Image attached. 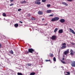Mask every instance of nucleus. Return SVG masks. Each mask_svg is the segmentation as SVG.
Listing matches in <instances>:
<instances>
[{
  "mask_svg": "<svg viewBox=\"0 0 75 75\" xmlns=\"http://www.w3.org/2000/svg\"><path fill=\"white\" fill-rule=\"evenodd\" d=\"M59 18L58 17H55L54 18H52L51 21L52 22H53V21H58V20H59Z\"/></svg>",
  "mask_w": 75,
  "mask_h": 75,
  "instance_id": "obj_1",
  "label": "nucleus"
},
{
  "mask_svg": "<svg viewBox=\"0 0 75 75\" xmlns=\"http://www.w3.org/2000/svg\"><path fill=\"white\" fill-rule=\"evenodd\" d=\"M28 51L29 52H30V53H33V52L34 51V49L32 48L29 49L28 50Z\"/></svg>",
  "mask_w": 75,
  "mask_h": 75,
  "instance_id": "obj_2",
  "label": "nucleus"
},
{
  "mask_svg": "<svg viewBox=\"0 0 75 75\" xmlns=\"http://www.w3.org/2000/svg\"><path fill=\"white\" fill-rule=\"evenodd\" d=\"M71 65L72 67H75V61H73L71 62Z\"/></svg>",
  "mask_w": 75,
  "mask_h": 75,
  "instance_id": "obj_3",
  "label": "nucleus"
},
{
  "mask_svg": "<svg viewBox=\"0 0 75 75\" xmlns=\"http://www.w3.org/2000/svg\"><path fill=\"white\" fill-rule=\"evenodd\" d=\"M56 38H57V36H56L55 35H54L51 37V39L52 40H55Z\"/></svg>",
  "mask_w": 75,
  "mask_h": 75,
  "instance_id": "obj_4",
  "label": "nucleus"
},
{
  "mask_svg": "<svg viewBox=\"0 0 75 75\" xmlns=\"http://www.w3.org/2000/svg\"><path fill=\"white\" fill-rule=\"evenodd\" d=\"M35 4H38V5H40V4H41V2L38 1H35Z\"/></svg>",
  "mask_w": 75,
  "mask_h": 75,
  "instance_id": "obj_5",
  "label": "nucleus"
},
{
  "mask_svg": "<svg viewBox=\"0 0 75 75\" xmlns=\"http://www.w3.org/2000/svg\"><path fill=\"white\" fill-rule=\"evenodd\" d=\"M69 30L70 32H71V33H73V34H75V32L74 31V30H73L72 29H71V28H69Z\"/></svg>",
  "mask_w": 75,
  "mask_h": 75,
  "instance_id": "obj_6",
  "label": "nucleus"
},
{
  "mask_svg": "<svg viewBox=\"0 0 75 75\" xmlns=\"http://www.w3.org/2000/svg\"><path fill=\"white\" fill-rule=\"evenodd\" d=\"M60 23H65V19H62L60 20Z\"/></svg>",
  "mask_w": 75,
  "mask_h": 75,
  "instance_id": "obj_7",
  "label": "nucleus"
},
{
  "mask_svg": "<svg viewBox=\"0 0 75 75\" xmlns=\"http://www.w3.org/2000/svg\"><path fill=\"white\" fill-rule=\"evenodd\" d=\"M69 53V49H67V51H65L64 52V55H67V54H68Z\"/></svg>",
  "mask_w": 75,
  "mask_h": 75,
  "instance_id": "obj_8",
  "label": "nucleus"
},
{
  "mask_svg": "<svg viewBox=\"0 0 75 75\" xmlns=\"http://www.w3.org/2000/svg\"><path fill=\"white\" fill-rule=\"evenodd\" d=\"M38 14H39V15H42V14H43V12H42L41 11H39L38 13Z\"/></svg>",
  "mask_w": 75,
  "mask_h": 75,
  "instance_id": "obj_9",
  "label": "nucleus"
},
{
  "mask_svg": "<svg viewBox=\"0 0 75 75\" xmlns=\"http://www.w3.org/2000/svg\"><path fill=\"white\" fill-rule=\"evenodd\" d=\"M63 33V30L62 29H60L59 30V34H61Z\"/></svg>",
  "mask_w": 75,
  "mask_h": 75,
  "instance_id": "obj_10",
  "label": "nucleus"
},
{
  "mask_svg": "<svg viewBox=\"0 0 75 75\" xmlns=\"http://www.w3.org/2000/svg\"><path fill=\"white\" fill-rule=\"evenodd\" d=\"M47 13H51V10H47V11H46Z\"/></svg>",
  "mask_w": 75,
  "mask_h": 75,
  "instance_id": "obj_11",
  "label": "nucleus"
},
{
  "mask_svg": "<svg viewBox=\"0 0 75 75\" xmlns=\"http://www.w3.org/2000/svg\"><path fill=\"white\" fill-rule=\"evenodd\" d=\"M49 57H54V55L52 53H50L49 54Z\"/></svg>",
  "mask_w": 75,
  "mask_h": 75,
  "instance_id": "obj_12",
  "label": "nucleus"
},
{
  "mask_svg": "<svg viewBox=\"0 0 75 75\" xmlns=\"http://www.w3.org/2000/svg\"><path fill=\"white\" fill-rule=\"evenodd\" d=\"M62 4L64 5H65V6H68V4L67 3L64 2H62Z\"/></svg>",
  "mask_w": 75,
  "mask_h": 75,
  "instance_id": "obj_13",
  "label": "nucleus"
},
{
  "mask_svg": "<svg viewBox=\"0 0 75 75\" xmlns=\"http://www.w3.org/2000/svg\"><path fill=\"white\" fill-rule=\"evenodd\" d=\"M67 47L66 45L63 46L61 48V49H64V48H65Z\"/></svg>",
  "mask_w": 75,
  "mask_h": 75,
  "instance_id": "obj_14",
  "label": "nucleus"
},
{
  "mask_svg": "<svg viewBox=\"0 0 75 75\" xmlns=\"http://www.w3.org/2000/svg\"><path fill=\"white\" fill-rule=\"evenodd\" d=\"M14 26L15 27L17 28L18 27V23H16L14 25Z\"/></svg>",
  "mask_w": 75,
  "mask_h": 75,
  "instance_id": "obj_15",
  "label": "nucleus"
},
{
  "mask_svg": "<svg viewBox=\"0 0 75 75\" xmlns=\"http://www.w3.org/2000/svg\"><path fill=\"white\" fill-rule=\"evenodd\" d=\"M31 20H35V18L33 17L31 18Z\"/></svg>",
  "mask_w": 75,
  "mask_h": 75,
  "instance_id": "obj_16",
  "label": "nucleus"
},
{
  "mask_svg": "<svg viewBox=\"0 0 75 75\" xmlns=\"http://www.w3.org/2000/svg\"><path fill=\"white\" fill-rule=\"evenodd\" d=\"M2 15L4 17H6V13H3Z\"/></svg>",
  "mask_w": 75,
  "mask_h": 75,
  "instance_id": "obj_17",
  "label": "nucleus"
},
{
  "mask_svg": "<svg viewBox=\"0 0 75 75\" xmlns=\"http://www.w3.org/2000/svg\"><path fill=\"white\" fill-rule=\"evenodd\" d=\"M35 74V72L31 73L30 74V75H34Z\"/></svg>",
  "mask_w": 75,
  "mask_h": 75,
  "instance_id": "obj_18",
  "label": "nucleus"
},
{
  "mask_svg": "<svg viewBox=\"0 0 75 75\" xmlns=\"http://www.w3.org/2000/svg\"><path fill=\"white\" fill-rule=\"evenodd\" d=\"M9 52L10 53V54H13V50H11Z\"/></svg>",
  "mask_w": 75,
  "mask_h": 75,
  "instance_id": "obj_19",
  "label": "nucleus"
},
{
  "mask_svg": "<svg viewBox=\"0 0 75 75\" xmlns=\"http://www.w3.org/2000/svg\"><path fill=\"white\" fill-rule=\"evenodd\" d=\"M58 30V28H56V29H55L54 31V33H56L57 31Z\"/></svg>",
  "mask_w": 75,
  "mask_h": 75,
  "instance_id": "obj_20",
  "label": "nucleus"
},
{
  "mask_svg": "<svg viewBox=\"0 0 75 75\" xmlns=\"http://www.w3.org/2000/svg\"><path fill=\"white\" fill-rule=\"evenodd\" d=\"M21 3H22V4H23V3H27V1H22V2H21Z\"/></svg>",
  "mask_w": 75,
  "mask_h": 75,
  "instance_id": "obj_21",
  "label": "nucleus"
},
{
  "mask_svg": "<svg viewBox=\"0 0 75 75\" xmlns=\"http://www.w3.org/2000/svg\"><path fill=\"white\" fill-rule=\"evenodd\" d=\"M17 75H23V74H22V73H21L18 72L17 73Z\"/></svg>",
  "mask_w": 75,
  "mask_h": 75,
  "instance_id": "obj_22",
  "label": "nucleus"
},
{
  "mask_svg": "<svg viewBox=\"0 0 75 75\" xmlns=\"http://www.w3.org/2000/svg\"><path fill=\"white\" fill-rule=\"evenodd\" d=\"M60 61L63 63V64H65V62L64 61H63L62 60H61Z\"/></svg>",
  "mask_w": 75,
  "mask_h": 75,
  "instance_id": "obj_23",
  "label": "nucleus"
},
{
  "mask_svg": "<svg viewBox=\"0 0 75 75\" xmlns=\"http://www.w3.org/2000/svg\"><path fill=\"white\" fill-rule=\"evenodd\" d=\"M25 53L26 54H29V52H28V51H26L25 52Z\"/></svg>",
  "mask_w": 75,
  "mask_h": 75,
  "instance_id": "obj_24",
  "label": "nucleus"
},
{
  "mask_svg": "<svg viewBox=\"0 0 75 75\" xmlns=\"http://www.w3.org/2000/svg\"><path fill=\"white\" fill-rule=\"evenodd\" d=\"M47 1L46 0H42V2H43V3H45V1Z\"/></svg>",
  "mask_w": 75,
  "mask_h": 75,
  "instance_id": "obj_25",
  "label": "nucleus"
},
{
  "mask_svg": "<svg viewBox=\"0 0 75 75\" xmlns=\"http://www.w3.org/2000/svg\"><path fill=\"white\" fill-rule=\"evenodd\" d=\"M45 61H46V62H50V61H51V60H45Z\"/></svg>",
  "mask_w": 75,
  "mask_h": 75,
  "instance_id": "obj_26",
  "label": "nucleus"
},
{
  "mask_svg": "<svg viewBox=\"0 0 75 75\" xmlns=\"http://www.w3.org/2000/svg\"><path fill=\"white\" fill-rule=\"evenodd\" d=\"M53 61H54L55 62V61H56V58H55V57H54L53 58Z\"/></svg>",
  "mask_w": 75,
  "mask_h": 75,
  "instance_id": "obj_27",
  "label": "nucleus"
},
{
  "mask_svg": "<svg viewBox=\"0 0 75 75\" xmlns=\"http://www.w3.org/2000/svg\"><path fill=\"white\" fill-rule=\"evenodd\" d=\"M47 7H50L51 6V5L50 4H47Z\"/></svg>",
  "mask_w": 75,
  "mask_h": 75,
  "instance_id": "obj_28",
  "label": "nucleus"
},
{
  "mask_svg": "<svg viewBox=\"0 0 75 75\" xmlns=\"http://www.w3.org/2000/svg\"><path fill=\"white\" fill-rule=\"evenodd\" d=\"M53 16H54V14L50 15H49V17H53Z\"/></svg>",
  "mask_w": 75,
  "mask_h": 75,
  "instance_id": "obj_29",
  "label": "nucleus"
},
{
  "mask_svg": "<svg viewBox=\"0 0 75 75\" xmlns=\"http://www.w3.org/2000/svg\"><path fill=\"white\" fill-rule=\"evenodd\" d=\"M28 67H29V66H31V64L30 63H28Z\"/></svg>",
  "mask_w": 75,
  "mask_h": 75,
  "instance_id": "obj_30",
  "label": "nucleus"
},
{
  "mask_svg": "<svg viewBox=\"0 0 75 75\" xmlns=\"http://www.w3.org/2000/svg\"><path fill=\"white\" fill-rule=\"evenodd\" d=\"M68 1H69L70 2H71V1H72L73 0H67Z\"/></svg>",
  "mask_w": 75,
  "mask_h": 75,
  "instance_id": "obj_31",
  "label": "nucleus"
},
{
  "mask_svg": "<svg viewBox=\"0 0 75 75\" xmlns=\"http://www.w3.org/2000/svg\"><path fill=\"white\" fill-rule=\"evenodd\" d=\"M62 45H66V43H63Z\"/></svg>",
  "mask_w": 75,
  "mask_h": 75,
  "instance_id": "obj_32",
  "label": "nucleus"
},
{
  "mask_svg": "<svg viewBox=\"0 0 75 75\" xmlns=\"http://www.w3.org/2000/svg\"><path fill=\"white\" fill-rule=\"evenodd\" d=\"M21 9H18V11H21Z\"/></svg>",
  "mask_w": 75,
  "mask_h": 75,
  "instance_id": "obj_33",
  "label": "nucleus"
},
{
  "mask_svg": "<svg viewBox=\"0 0 75 75\" xmlns=\"http://www.w3.org/2000/svg\"><path fill=\"white\" fill-rule=\"evenodd\" d=\"M28 17H30V16H31V14H28Z\"/></svg>",
  "mask_w": 75,
  "mask_h": 75,
  "instance_id": "obj_34",
  "label": "nucleus"
},
{
  "mask_svg": "<svg viewBox=\"0 0 75 75\" xmlns=\"http://www.w3.org/2000/svg\"><path fill=\"white\" fill-rule=\"evenodd\" d=\"M67 74H68L69 75H70V73L69 72H67Z\"/></svg>",
  "mask_w": 75,
  "mask_h": 75,
  "instance_id": "obj_35",
  "label": "nucleus"
},
{
  "mask_svg": "<svg viewBox=\"0 0 75 75\" xmlns=\"http://www.w3.org/2000/svg\"><path fill=\"white\" fill-rule=\"evenodd\" d=\"M70 54L71 55H74V54L73 53V52H71L70 53Z\"/></svg>",
  "mask_w": 75,
  "mask_h": 75,
  "instance_id": "obj_36",
  "label": "nucleus"
},
{
  "mask_svg": "<svg viewBox=\"0 0 75 75\" xmlns=\"http://www.w3.org/2000/svg\"><path fill=\"white\" fill-rule=\"evenodd\" d=\"M13 5H14V4H11L10 5V6H13Z\"/></svg>",
  "mask_w": 75,
  "mask_h": 75,
  "instance_id": "obj_37",
  "label": "nucleus"
},
{
  "mask_svg": "<svg viewBox=\"0 0 75 75\" xmlns=\"http://www.w3.org/2000/svg\"><path fill=\"white\" fill-rule=\"evenodd\" d=\"M43 25H45V26H46V25H47V23L45 24H44Z\"/></svg>",
  "mask_w": 75,
  "mask_h": 75,
  "instance_id": "obj_38",
  "label": "nucleus"
},
{
  "mask_svg": "<svg viewBox=\"0 0 75 75\" xmlns=\"http://www.w3.org/2000/svg\"><path fill=\"white\" fill-rule=\"evenodd\" d=\"M70 52H73V50H72L71 49L70 50Z\"/></svg>",
  "mask_w": 75,
  "mask_h": 75,
  "instance_id": "obj_39",
  "label": "nucleus"
},
{
  "mask_svg": "<svg viewBox=\"0 0 75 75\" xmlns=\"http://www.w3.org/2000/svg\"><path fill=\"white\" fill-rule=\"evenodd\" d=\"M71 44H72V45H75V43H74L72 42L71 43Z\"/></svg>",
  "mask_w": 75,
  "mask_h": 75,
  "instance_id": "obj_40",
  "label": "nucleus"
},
{
  "mask_svg": "<svg viewBox=\"0 0 75 75\" xmlns=\"http://www.w3.org/2000/svg\"><path fill=\"white\" fill-rule=\"evenodd\" d=\"M19 23H21V24H23V23L21 21H19Z\"/></svg>",
  "mask_w": 75,
  "mask_h": 75,
  "instance_id": "obj_41",
  "label": "nucleus"
},
{
  "mask_svg": "<svg viewBox=\"0 0 75 75\" xmlns=\"http://www.w3.org/2000/svg\"><path fill=\"white\" fill-rule=\"evenodd\" d=\"M10 1L11 2H13V1H14V0H10Z\"/></svg>",
  "mask_w": 75,
  "mask_h": 75,
  "instance_id": "obj_42",
  "label": "nucleus"
},
{
  "mask_svg": "<svg viewBox=\"0 0 75 75\" xmlns=\"http://www.w3.org/2000/svg\"><path fill=\"white\" fill-rule=\"evenodd\" d=\"M0 48H1V43H0Z\"/></svg>",
  "mask_w": 75,
  "mask_h": 75,
  "instance_id": "obj_43",
  "label": "nucleus"
},
{
  "mask_svg": "<svg viewBox=\"0 0 75 75\" xmlns=\"http://www.w3.org/2000/svg\"><path fill=\"white\" fill-rule=\"evenodd\" d=\"M36 1H41V0H35Z\"/></svg>",
  "mask_w": 75,
  "mask_h": 75,
  "instance_id": "obj_44",
  "label": "nucleus"
},
{
  "mask_svg": "<svg viewBox=\"0 0 75 75\" xmlns=\"http://www.w3.org/2000/svg\"><path fill=\"white\" fill-rule=\"evenodd\" d=\"M42 21H44V18H43L42 19Z\"/></svg>",
  "mask_w": 75,
  "mask_h": 75,
  "instance_id": "obj_45",
  "label": "nucleus"
},
{
  "mask_svg": "<svg viewBox=\"0 0 75 75\" xmlns=\"http://www.w3.org/2000/svg\"><path fill=\"white\" fill-rule=\"evenodd\" d=\"M64 59H64V58H62V60H64Z\"/></svg>",
  "mask_w": 75,
  "mask_h": 75,
  "instance_id": "obj_46",
  "label": "nucleus"
},
{
  "mask_svg": "<svg viewBox=\"0 0 75 75\" xmlns=\"http://www.w3.org/2000/svg\"><path fill=\"white\" fill-rule=\"evenodd\" d=\"M51 63H52V62H50Z\"/></svg>",
  "mask_w": 75,
  "mask_h": 75,
  "instance_id": "obj_47",
  "label": "nucleus"
}]
</instances>
